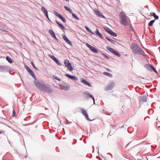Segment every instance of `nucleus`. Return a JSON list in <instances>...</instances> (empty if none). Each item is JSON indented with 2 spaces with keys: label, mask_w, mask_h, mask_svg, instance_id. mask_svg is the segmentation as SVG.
Returning a JSON list of instances; mask_svg holds the SVG:
<instances>
[{
  "label": "nucleus",
  "mask_w": 160,
  "mask_h": 160,
  "mask_svg": "<svg viewBox=\"0 0 160 160\" xmlns=\"http://www.w3.org/2000/svg\"><path fill=\"white\" fill-rule=\"evenodd\" d=\"M130 48L133 53L145 56L146 55L144 52L137 44H132L130 46Z\"/></svg>",
  "instance_id": "obj_1"
},
{
  "label": "nucleus",
  "mask_w": 160,
  "mask_h": 160,
  "mask_svg": "<svg viewBox=\"0 0 160 160\" xmlns=\"http://www.w3.org/2000/svg\"><path fill=\"white\" fill-rule=\"evenodd\" d=\"M41 90L45 92L49 93H51L52 91L49 85L44 83Z\"/></svg>",
  "instance_id": "obj_2"
},
{
  "label": "nucleus",
  "mask_w": 160,
  "mask_h": 160,
  "mask_svg": "<svg viewBox=\"0 0 160 160\" xmlns=\"http://www.w3.org/2000/svg\"><path fill=\"white\" fill-rule=\"evenodd\" d=\"M119 16L121 19V22L124 25H127L128 22L124 13L123 12H120Z\"/></svg>",
  "instance_id": "obj_3"
},
{
  "label": "nucleus",
  "mask_w": 160,
  "mask_h": 160,
  "mask_svg": "<svg viewBox=\"0 0 160 160\" xmlns=\"http://www.w3.org/2000/svg\"><path fill=\"white\" fill-rule=\"evenodd\" d=\"M34 79V83L35 85L37 88L41 90L44 83L41 81H38L36 78V79Z\"/></svg>",
  "instance_id": "obj_4"
},
{
  "label": "nucleus",
  "mask_w": 160,
  "mask_h": 160,
  "mask_svg": "<svg viewBox=\"0 0 160 160\" xmlns=\"http://www.w3.org/2000/svg\"><path fill=\"white\" fill-rule=\"evenodd\" d=\"M106 48L108 50L110 51L116 56L118 57L121 56V54L112 48L108 46H106Z\"/></svg>",
  "instance_id": "obj_5"
},
{
  "label": "nucleus",
  "mask_w": 160,
  "mask_h": 160,
  "mask_svg": "<svg viewBox=\"0 0 160 160\" xmlns=\"http://www.w3.org/2000/svg\"><path fill=\"white\" fill-rule=\"evenodd\" d=\"M83 95H84V97L87 98H90L92 99L93 101L94 104H95V99H94V97H93L92 95L91 94L88 92L86 91L85 92H84V93H83Z\"/></svg>",
  "instance_id": "obj_6"
},
{
  "label": "nucleus",
  "mask_w": 160,
  "mask_h": 160,
  "mask_svg": "<svg viewBox=\"0 0 160 160\" xmlns=\"http://www.w3.org/2000/svg\"><path fill=\"white\" fill-rule=\"evenodd\" d=\"M144 67L147 69L149 71H151L152 70H153V71H154L155 72L157 73V72L155 68L152 65L147 64L144 66Z\"/></svg>",
  "instance_id": "obj_7"
},
{
  "label": "nucleus",
  "mask_w": 160,
  "mask_h": 160,
  "mask_svg": "<svg viewBox=\"0 0 160 160\" xmlns=\"http://www.w3.org/2000/svg\"><path fill=\"white\" fill-rule=\"evenodd\" d=\"M64 63L65 65L68 67V69L70 71H72L73 70V68L71 65V64L67 60H64Z\"/></svg>",
  "instance_id": "obj_8"
},
{
  "label": "nucleus",
  "mask_w": 160,
  "mask_h": 160,
  "mask_svg": "<svg viewBox=\"0 0 160 160\" xmlns=\"http://www.w3.org/2000/svg\"><path fill=\"white\" fill-rule=\"evenodd\" d=\"M86 45L93 52L97 54H98V50L96 48H95L94 47L90 45L88 43H86Z\"/></svg>",
  "instance_id": "obj_9"
},
{
  "label": "nucleus",
  "mask_w": 160,
  "mask_h": 160,
  "mask_svg": "<svg viewBox=\"0 0 160 160\" xmlns=\"http://www.w3.org/2000/svg\"><path fill=\"white\" fill-rule=\"evenodd\" d=\"M82 110V114L84 116L86 119L88 121H91V120H90L89 118L88 113L87 111L86 110H84L82 109H81Z\"/></svg>",
  "instance_id": "obj_10"
},
{
  "label": "nucleus",
  "mask_w": 160,
  "mask_h": 160,
  "mask_svg": "<svg viewBox=\"0 0 160 160\" xmlns=\"http://www.w3.org/2000/svg\"><path fill=\"white\" fill-rule=\"evenodd\" d=\"M95 14L99 17L105 18V17L101 13V12L98 9L94 10Z\"/></svg>",
  "instance_id": "obj_11"
},
{
  "label": "nucleus",
  "mask_w": 160,
  "mask_h": 160,
  "mask_svg": "<svg viewBox=\"0 0 160 160\" xmlns=\"http://www.w3.org/2000/svg\"><path fill=\"white\" fill-rule=\"evenodd\" d=\"M60 87L62 88V89L65 91L68 90L70 88L68 84H63L60 85Z\"/></svg>",
  "instance_id": "obj_12"
},
{
  "label": "nucleus",
  "mask_w": 160,
  "mask_h": 160,
  "mask_svg": "<svg viewBox=\"0 0 160 160\" xmlns=\"http://www.w3.org/2000/svg\"><path fill=\"white\" fill-rule=\"evenodd\" d=\"M114 86V83L113 82H112L106 88V90L109 91L112 89Z\"/></svg>",
  "instance_id": "obj_13"
},
{
  "label": "nucleus",
  "mask_w": 160,
  "mask_h": 160,
  "mask_svg": "<svg viewBox=\"0 0 160 160\" xmlns=\"http://www.w3.org/2000/svg\"><path fill=\"white\" fill-rule=\"evenodd\" d=\"M65 76L69 78L75 80H78V78L75 76H72L68 74H66Z\"/></svg>",
  "instance_id": "obj_14"
},
{
  "label": "nucleus",
  "mask_w": 160,
  "mask_h": 160,
  "mask_svg": "<svg viewBox=\"0 0 160 160\" xmlns=\"http://www.w3.org/2000/svg\"><path fill=\"white\" fill-rule=\"evenodd\" d=\"M49 56L58 65H61V63H60V62L54 56H52V55H50Z\"/></svg>",
  "instance_id": "obj_15"
},
{
  "label": "nucleus",
  "mask_w": 160,
  "mask_h": 160,
  "mask_svg": "<svg viewBox=\"0 0 160 160\" xmlns=\"http://www.w3.org/2000/svg\"><path fill=\"white\" fill-rule=\"evenodd\" d=\"M63 38L64 39V40L66 41V42H67L68 43L69 45L72 44L71 42L67 38L66 36L63 35Z\"/></svg>",
  "instance_id": "obj_16"
},
{
  "label": "nucleus",
  "mask_w": 160,
  "mask_h": 160,
  "mask_svg": "<svg viewBox=\"0 0 160 160\" xmlns=\"http://www.w3.org/2000/svg\"><path fill=\"white\" fill-rule=\"evenodd\" d=\"M82 82L85 85H86L88 86H89L90 87H92L91 84L89 82H88L87 81L85 80V79H82Z\"/></svg>",
  "instance_id": "obj_17"
},
{
  "label": "nucleus",
  "mask_w": 160,
  "mask_h": 160,
  "mask_svg": "<svg viewBox=\"0 0 160 160\" xmlns=\"http://www.w3.org/2000/svg\"><path fill=\"white\" fill-rule=\"evenodd\" d=\"M42 10L43 11V12H44L45 15H46L47 17L48 18V19L49 20L48 15V11L46 9L44 8L43 7H42Z\"/></svg>",
  "instance_id": "obj_18"
},
{
  "label": "nucleus",
  "mask_w": 160,
  "mask_h": 160,
  "mask_svg": "<svg viewBox=\"0 0 160 160\" xmlns=\"http://www.w3.org/2000/svg\"><path fill=\"white\" fill-rule=\"evenodd\" d=\"M49 33L51 34V35L55 39L57 40V38L55 35L54 32L52 30L50 29L49 31Z\"/></svg>",
  "instance_id": "obj_19"
},
{
  "label": "nucleus",
  "mask_w": 160,
  "mask_h": 160,
  "mask_svg": "<svg viewBox=\"0 0 160 160\" xmlns=\"http://www.w3.org/2000/svg\"><path fill=\"white\" fill-rule=\"evenodd\" d=\"M95 33L98 36L101 38L103 39V36L100 33L98 29H97L96 31L95 32Z\"/></svg>",
  "instance_id": "obj_20"
},
{
  "label": "nucleus",
  "mask_w": 160,
  "mask_h": 160,
  "mask_svg": "<svg viewBox=\"0 0 160 160\" xmlns=\"http://www.w3.org/2000/svg\"><path fill=\"white\" fill-rule=\"evenodd\" d=\"M140 98L143 102H146L147 101V97L146 95H142L140 96Z\"/></svg>",
  "instance_id": "obj_21"
},
{
  "label": "nucleus",
  "mask_w": 160,
  "mask_h": 160,
  "mask_svg": "<svg viewBox=\"0 0 160 160\" xmlns=\"http://www.w3.org/2000/svg\"><path fill=\"white\" fill-rule=\"evenodd\" d=\"M57 23L59 25L61 28L63 30H65V28L63 26V25L57 21H56Z\"/></svg>",
  "instance_id": "obj_22"
},
{
  "label": "nucleus",
  "mask_w": 160,
  "mask_h": 160,
  "mask_svg": "<svg viewBox=\"0 0 160 160\" xmlns=\"http://www.w3.org/2000/svg\"><path fill=\"white\" fill-rule=\"evenodd\" d=\"M29 74L34 78L36 79V77H35L34 73L33 72V71L31 70L29 72H28Z\"/></svg>",
  "instance_id": "obj_23"
},
{
  "label": "nucleus",
  "mask_w": 160,
  "mask_h": 160,
  "mask_svg": "<svg viewBox=\"0 0 160 160\" xmlns=\"http://www.w3.org/2000/svg\"><path fill=\"white\" fill-rule=\"evenodd\" d=\"M106 39L108 41H109L111 43L114 44L115 43V41L113 40H112L111 39H110L108 37H106Z\"/></svg>",
  "instance_id": "obj_24"
},
{
  "label": "nucleus",
  "mask_w": 160,
  "mask_h": 160,
  "mask_svg": "<svg viewBox=\"0 0 160 160\" xmlns=\"http://www.w3.org/2000/svg\"><path fill=\"white\" fill-rule=\"evenodd\" d=\"M104 74L110 77H112V75L110 73L107 72H104L103 73Z\"/></svg>",
  "instance_id": "obj_25"
},
{
  "label": "nucleus",
  "mask_w": 160,
  "mask_h": 160,
  "mask_svg": "<svg viewBox=\"0 0 160 160\" xmlns=\"http://www.w3.org/2000/svg\"><path fill=\"white\" fill-rule=\"evenodd\" d=\"M155 21V19L151 21L148 23V25L150 26H152Z\"/></svg>",
  "instance_id": "obj_26"
},
{
  "label": "nucleus",
  "mask_w": 160,
  "mask_h": 160,
  "mask_svg": "<svg viewBox=\"0 0 160 160\" xmlns=\"http://www.w3.org/2000/svg\"><path fill=\"white\" fill-rule=\"evenodd\" d=\"M105 30L109 34L111 33V32L112 31L110 28L107 27L105 28Z\"/></svg>",
  "instance_id": "obj_27"
},
{
  "label": "nucleus",
  "mask_w": 160,
  "mask_h": 160,
  "mask_svg": "<svg viewBox=\"0 0 160 160\" xmlns=\"http://www.w3.org/2000/svg\"><path fill=\"white\" fill-rule=\"evenodd\" d=\"M152 15L153 16V17L155 18V19H158V17L156 14L155 13L153 12L152 13Z\"/></svg>",
  "instance_id": "obj_28"
},
{
  "label": "nucleus",
  "mask_w": 160,
  "mask_h": 160,
  "mask_svg": "<svg viewBox=\"0 0 160 160\" xmlns=\"http://www.w3.org/2000/svg\"><path fill=\"white\" fill-rule=\"evenodd\" d=\"M6 60L9 62V63H12V60L11 58H10L8 57H7L6 58Z\"/></svg>",
  "instance_id": "obj_29"
},
{
  "label": "nucleus",
  "mask_w": 160,
  "mask_h": 160,
  "mask_svg": "<svg viewBox=\"0 0 160 160\" xmlns=\"http://www.w3.org/2000/svg\"><path fill=\"white\" fill-rule=\"evenodd\" d=\"M110 35L114 37H116L117 36V35L116 33L112 32V31L111 32V33H110Z\"/></svg>",
  "instance_id": "obj_30"
},
{
  "label": "nucleus",
  "mask_w": 160,
  "mask_h": 160,
  "mask_svg": "<svg viewBox=\"0 0 160 160\" xmlns=\"http://www.w3.org/2000/svg\"><path fill=\"white\" fill-rule=\"evenodd\" d=\"M101 55L105 58L108 59L109 58L108 57V56L105 54L104 53H101Z\"/></svg>",
  "instance_id": "obj_31"
},
{
  "label": "nucleus",
  "mask_w": 160,
  "mask_h": 160,
  "mask_svg": "<svg viewBox=\"0 0 160 160\" xmlns=\"http://www.w3.org/2000/svg\"><path fill=\"white\" fill-rule=\"evenodd\" d=\"M59 18L61 19L64 22H66V21L65 18H63L62 15H61Z\"/></svg>",
  "instance_id": "obj_32"
},
{
  "label": "nucleus",
  "mask_w": 160,
  "mask_h": 160,
  "mask_svg": "<svg viewBox=\"0 0 160 160\" xmlns=\"http://www.w3.org/2000/svg\"><path fill=\"white\" fill-rule=\"evenodd\" d=\"M53 77L54 79H56V80H58V81H61V79H60L59 78H58V77H57L56 76H53Z\"/></svg>",
  "instance_id": "obj_33"
},
{
  "label": "nucleus",
  "mask_w": 160,
  "mask_h": 160,
  "mask_svg": "<svg viewBox=\"0 0 160 160\" xmlns=\"http://www.w3.org/2000/svg\"><path fill=\"white\" fill-rule=\"evenodd\" d=\"M72 16L73 17L77 20H79V18L76 16V15L74 13H72Z\"/></svg>",
  "instance_id": "obj_34"
},
{
  "label": "nucleus",
  "mask_w": 160,
  "mask_h": 160,
  "mask_svg": "<svg viewBox=\"0 0 160 160\" xmlns=\"http://www.w3.org/2000/svg\"><path fill=\"white\" fill-rule=\"evenodd\" d=\"M85 28H86L87 30L90 33H92V34H94L92 32L90 29L87 26H85Z\"/></svg>",
  "instance_id": "obj_35"
},
{
  "label": "nucleus",
  "mask_w": 160,
  "mask_h": 160,
  "mask_svg": "<svg viewBox=\"0 0 160 160\" xmlns=\"http://www.w3.org/2000/svg\"><path fill=\"white\" fill-rule=\"evenodd\" d=\"M31 64L32 65L33 67V68L37 70V68L35 67V66L33 62H31Z\"/></svg>",
  "instance_id": "obj_36"
},
{
  "label": "nucleus",
  "mask_w": 160,
  "mask_h": 160,
  "mask_svg": "<svg viewBox=\"0 0 160 160\" xmlns=\"http://www.w3.org/2000/svg\"><path fill=\"white\" fill-rule=\"evenodd\" d=\"M25 68L28 72L31 70L28 66L26 65H25Z\"/></svg>",
  "instance_id": "obj_37"
},
{
  "label": "nucleus",
  "mask_w": 160,
  "mask_h": 160,
  "mask_svg": "<svg viewBox=\"0 0 160 160\" xmlns=\"http://www.w3.org/2000/svg\"><path fill=\"white\" fill-rule=\"evenodd\" d=\"M55 15L57 16L59 18L61 16V15L59 14L58 12H55Z\"/></svg>",
  "instance_id": "obj_38"
},
{
  "label": "nucleus",
  "mask_w": 160,
  "mask_h": 160,
  "mask_svg": "<svg viewBox=\"0 0 160 160\" xmlns=\"http://www.w3.org/2000/svg\"><path fill=\"white\" fill-rule=\"evenodd\" d=\"M64 8L66 10H67L68 11L69 10H70V8L67 6H64Z\"/></svg>",
  "instance_id": "obj_39"
},
{
  "label": "nucleus",
  "mask_w": 160,
  "mask_h": 160,
  "mask_svg": "<svg viewBox=\"0 0 160 160\" xmlns=\"http://www.w3.org/2000/svg\"><path fill=\"white\" fill-rule=\"evenodd\" d=\"M15 112L14 109H13V112H12V116L13 117L15 116Z\"/></svg>",
  "instance_id": "obj_40"
},
{
  "label": "nucleus",
  "mask_w": 160,
  "mask_h": 160,
  "mask_svg": "<svg viewBox=\"0 0 160 160\" xmlns=\"http://www.w3.org/2000/svg\"><path fill=\"white\" fill-rule=\"evenodd\" d=\"M0 31H2L4 32H6V31H5V30H3V29H2L0 28Z\"/></svg>",
  "instance_id": "obj_41"
},
{
  "label": "nucleus",
  "mask_w": 160,
  "mask_h": 160,
  "mask_svg": "<svg viewBox=\"0 0 160 160\" xmlns=\"http://www.w3.org/2000/svg\"><path fill=\"white\" fill-rule=\"evenodd\" d=\"M4 131H0V134H4Z\"/></svg>",
  "instance_id": "obj_42"
},
{
  "label": "nucleus",
  "mask_w": 160,
  "mask_h": 160,
  "mask_svg": "<svg viewBox=\"0 0 160 160\" xmlns=\"http://www.w3.org/2000/svg\"><path fill=\"white\" fill-rule=\"evenodd\" d=\"M68 11L69 12H70L71 13H72V10L70 8V10H69Z\"/></svg>",
  "instance_id": "obj_43"
},
{
  "label": "nucleus",
  "mask_w": 160,
  "mask_h": 160,
  "mask_svg": "<svg viewBox=\"0 0 160 160\" xmlns=\"http://www.w3.org/2000/svg\"><path fill=\"white\" fill-rule=\"evenodd\" d=\"M66 1H68V2L69 1V0H65Z\"/></svg>",
  "instance_id": "obj_44"
}]
</instances>
